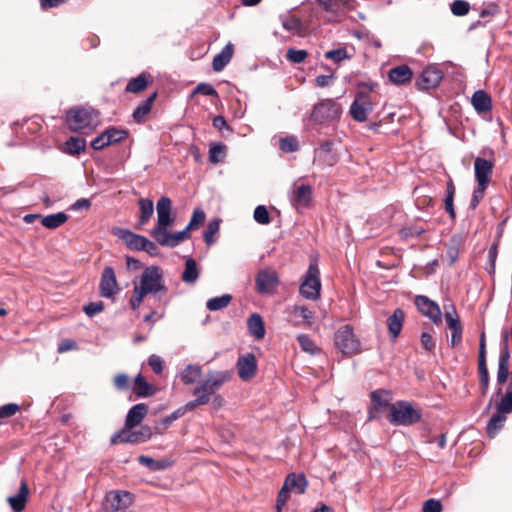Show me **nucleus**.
Here are the masks:
<instances>
[{
  "label": "nucleus",
  "mask_w": 512,
  "mask_h": 512,
  "mask_svg": "<svg viewBox=\"0 0 512 512\" xmlns=\"http://www.w3.org/2000/svg\"><path fill=\"white\" fill-rule=\"evenodd\" d=\"M165 294L163 272L158 266L147 267L140 276L139 284H135L129 304L132 310H137L148 294Z\"/></svg>",
  "instance_id": "f257e3e1"
},
{
  "label": "nucleus",
  "mask_w": 512,
  "mask_h": 512,
  "mask_svg": "<svg viewBox=\"0 0 512 512\" xmlns=\"http://www.w3.org/2000/svg\"><path fill=\"white\" fill-rule=\"evenodd\" d=\"M71 131L88 134L99 124V114L91 107H74L66 114Z\"/></svg>",
  "instance_id": "f03ea898"
},
{
  "label": "nucleus",
  "mask_w": 512,
  "mask_h": 512,
  "mask_svg": "<svg viewBox=\"0 0 512 512\" xmlns=\"http://www.w3.org/2000/svg\"><path fill=\"white\" fill-rule=\"evenodd\" d=\"M232 373L230 371H209L204 380H202L193 390L196 402L208 404L211 397L230 379Z\"/></svg>",
  "instance_id": "7ed1b4c3"
},
{
  "label": "nucleus",
  "mask_w": 512,
  "mask_h": 512,
  "mask_svg": "<svg viewBox=\"0 0 512 512\" xmlns=\"http://www.w3.org/2000/svg\"><path fill=\"white\" fill-rule=\"evenodd\" d=\"M421 409L409 401H397L390 406L388 421L395 426H411L421 420Z\"/></svg>",
  "instance_id": "20e7f679"
},
{
  "label": "nucleus",
  "mask_w": 512,
  "mask_h": 512,
  "mask_svg": "<svg viewBox=\"0 0 512 512\" xmlns=\"http://www.w3.org/2000/svg\"><path fill=\"white\" fill-rule=\"evenodd\" d=\"M342 114V107L333 99H324L316 103L311 111L310 120L315 124L330 125Z\"/></svg>",
  "instance_id": "39448f33"
},
{
  "label": "nucleus",
  "mask_w": 512,
  "mask_h": 512,
  "mask_svg": "<svg viewBox=\"0 0 512 512\" xmlns=\"http://www.w3.org/2000/svg\"><path fill=\"white\" fill-rule=\"evenodd\" d=\"M320 272L316 262H311L299 287V293L306 299L317 300L320 297Z\"/></svg>",
  "instance_id": "423d86ee"
},
{
  "label": "nucleus",
  "mask_w": 512,
  "mask_h": 512,
  "mask_svg": "<svg viewBox=\"0 0 512 512\" xmlns=\"http://www.w3.org/2000/svg\"><path fill=\"white\" fill-rule=\"evenodd\" d=\"M152 434L151 428L147 425H143L136 430L124 426L119 432L115 433L111 437L110 442L114 445L120 443H143L148 441L152 437Z\"/></svg>",
  "instance_id": "0eeeda50"
},
{
  "label": "nucleus",
  "mask_w": 512,
  "mask_h": 512,
  "mask_svg": "<svg viewBox=\"0 0 512 512\" xmlns=\"http://www.w3.org/2000/svg\"><path fill=\"white\" fill-rule=\"evenodd\" d=\"M157 224L151 231V236L155 237L165 230H168L174 222L175 218L172 216V201L167 196H162L156 204Z\"/></svg>",
  "instance_id": "6e6552de"
},
{
  "label": "nucleus",
  "mask_w": 512,
  "mask_h": 512,
  "mask_svg": "<svg viewBox=\"0 0 512 512\" xmlns=\"http://www.w3.org/2000/svg\"><path fill=\"white\" fill-rule=\"evenodd\" d=\"M334 340L335 345L343 354L352 355L360 351V342L350 325L340 327L335 333Z\"/></svg>",
  "instance_id": "1a4fd4ad"
},
{
  "label": "nucleus",
  "mask_w": 512,
  "mask_h": 512,
  "mask_svg": "<svg viewBox=\"0 0 512 512\" xmlns=\"http://www.w3.org/2000/svg\"><path fill=\"white\" fill-rule=\"evenodd\" d=\"M132 495L127 491H111L107 493L104 502L105 512L131 511Z\"/></svg>",
  "instance_id": "9d476101"
},
{
  "label": "nucleus",
  "mask_w": 512,
  "mask_h": 512,
  "mask_svg": "<svg viewBox=\"0 0 512 512\" xmlns=\"http://www.w3.org/2000/svg\"><path fill=\"white\" fill-rule=\"evenodd\" d=\"M279 283L277 272L270 268L260 270L255 278L256 290L260 294H274Z\"/></svg>",
  "instance_id": "9b49d317"
},
{
  "label": "nucleus",
  "mask_w": 512,
  "mask_h": 512,
  "mask_svg": "<svg viewBox=\"0 0 512 512\" xmlns=\"http://www.w3.org/2000/svg\"><path fill=\"white\" fill-rule=\"evenodd\" d=\"M372 110L373 104L369 94L359 92L350 106L349 113L355 121L364 122Z\"/></svg>",
  "instance_id": "f8f14e48"
},
{
  "label": "nucleus",
  "mask_w": 512,
  "mask_h": 512,
  "mask_svg": "<svg viewBox=\"0 0 512 512\" xmlns=\"http://www.w3.org/2000/svg\"><path fill=\"white\" fill-rule=\"evenodd\" d=\"M509 360H510V352L508 349V334L505 333L503 335V344L499 354L498 360V370H497V384L499 385L497 389V394H501L503 385L508 377H509Z\"/></svg>",
  "instance_id": "ddd939ff"
},
{
  "label": "nucleus",
  "mask_w": 512,
  "mask_h": 512,
  "mask_svg": "<svg viewBox=\"0 0 512 512\" xmlns=\"http://www.w3.org/2000/svg\"><path fill=\"white\" fill-rule=\"evenodd\" d=\"M120 291L114 269L110 266H106L103 269L100 283L99 293L104 298H114Z\"/></svg>",
  "instance_id": "4468645a"
},
{
  "label": "nucleus",
  "mask_w": 512,
  "mask_h": 512,
  "mask_svg": "<svg viewBox=\"0 0 512 512\" xmlns=\"http://www.w3.org/2000/svg\"><path fill=\"white\" fill-rule=\"evenodd\" d=\"M444 311L446 324L452 331L450 344L455 347L462 340V325L454 305H444Z\"/></svg>",
  "instance_id": "2eb2a0df"
},
{
  "label": "nucleus",
  "mask_w": 512,
  "mask_h": 512,
  "mask_svg": "<svg viewBox=\"0 0 512 512\" xmlns=\"http://www.w3.org/2000/svg\"><path fill=\"white\" fill-rule=\"evenodd\" d=\"M415 305L420 313L428 317L434 324L438 325L442 322V313L439 305L427 296H416Z\"/></svg>",
  "instance_id": "dca6fc26"
},
{
  "label": "nucleus",
  "mask_w": 512,
  "mask_h": 512,
  "mask_svg": "<svg viewBox=\"0 0 512 512\" xmlns=\"http://www.w3.org/2000/svg\"><path fill=\"white\" fill-rule=\"evenodd\" d=\"M443 74L436 67L425 68L416 80V85L420 90H429L435 88L442 80Z\"/></svg>",
  "instance_id": "f3484780"
},
{
  "label": "nucleus",
  "mask_w": 512,
  "mask_h": 512,
  "mask_svg": "<svg viewBox=\"0 0 512 512\" xmlns=\"http://www.w3.org/2000/svg\"><path fill=\"white\" fill-rule=\"evenodd\" d=\"M236 365L238 368V375L242 380L248 381L255 376L257 361L253 353H247L239 357Z\"/></svg>",
  "instance_id": "a211bd4d"
},
{
  "label": "nucleus",
  "mask_w": 512,
  "mask_h": 512,
  "mask_svg": "<svg viewBox=\"0 0 512 512\" xmlns=\"http://www.w3.org/2000/svg\"><path fill=\"white\" fill-rule=\"evenodd\" d=\"M494 161L477 157L474 161L476 182L490 184L493 174Z\"/></svg>",
  "instance_id": "6ab92c4d"
},
{
  "label": "nucleus",
  "mask_w": 512,
  "mask_h": 512,
  "mask_svg": "<svg viewBox=\"0 0 512 512\" xmlns=\"http://www.w3.org/2000/svg\"><path fill=\"white\" fill-rule=\"evenodd\" d=\"M189 231L190 230L187 229V227L184 230L175 233H169L168 230H165L162 233L155 235L153 238L158 244L173 248L189 238Z\"/></svg>",
  "instance_id": "aec40b11"
},
{
  "label": "nucleus",
  "mask_w": 512,
  "mask_h": 512,
  "mask_svg": "<svg viewBox=\"0 0 512 512\" xmlns=\"http://www.w3.org/2000/svg\"><path fill=\"white\" fill-rule=\"evenodd\" d=\"M114 235L122 240L131 250L140 251L146 239L145 236L135 234L128 229L116 228Z\"/></svg>",
  "instance_id": "412c9836"
},
{
  "label": "nucleus",
  "mask_w": 512,
  "mask_h": 512,
  "mask_svg": "<svg viewBox=\"0 0 512 512\" xmlns=\"http://www.w3.org/2000/svg\"><path fill=\"white\" fill-rule=\"evenodd\" d=\"M371 409L369 411V419L376 418V412L383 408L391 406L390 395L387 391H373L371 392Z\"/></svg>",
  "instance_id": "4be33fe9"
},
{
  "label": "nucleus",
  "mask_w": 512,
  "mask_h": 512,
  "mask_svg": "<svg viewBox=\"0 0 512 512\" xmlns=\"http://www.w3.org/2000/svg\"><path fill=\"white\" fill-rule=\"evenodd\" d=\"M28 496V485L26 481L22 480L18 492L13 496L8 497L7 502L14 512H21L26 506Z\"/></svg>",
  "instance_id": "5701e85b"
},
{
  "label": "nucleus",
  "mask_w": 512,
  "mask_h": 512,
  "mask_svg": "<svg viewBox=\"0 0 512 512\" xmlns=\"http://www.w3.org/2000/svg\"><path fill=\"white\" fill-rule=\"evenodd\" d=\"M148 413V405L139 403L130 408L126 415L125 425L127 428L138 426Z\"/></svg>",
  "instance_id": "b1692460"
},
{
  "label": "nucleus",
  "mask_w": 512,
  "mask_h": 512,
  "mask_svg": "<svg viewBox=\"0 0 512 512\" xmlns=\"http://www.w3.org/2000/svg\"><path fill=\"white\" fill-rule=\"evenodd\" d=\"M413 77L412 69L407 65H399L389 70L388 78L395 85L409 83Z\"/></svg>",
  "instance_id": "393cba45"
},
{
  "label": "nucleus",
  "mask_w": 512,
  "mask_h": 512,
  "mask_svg": "<svg viewBox=\"0 0 512 512\" xmlns=\"http://www.w3.org/2000/svg\"><path fill=\"white\" fill-rule=\"evenodd\" d=\"M405 314L401 308H397L387 319V327L392 340H395L401 333Z\"/></svg>",
  "instance_id": "a878e982"
},
{
  "label": "nucleus",
  "mask_w": 512,
  "mask_h": 512,
  "mask_svg": "<svg viewBox=\"0 0 512 512\" xmlns=\"http://www.w3.org/2000/svg\"><path fill=\"white\" fill-rule=\"evenodd\" d=\"M326 11L334 14L342 13L353 8L354 0H317Z\"/></svg>",
  "instance_id": "bb28decb"
},
{
  "label": "nucleus",
  "mask_w": 512,
  "mask_h": 512,
  "mask_svg": "<svg viewBox=\"0 0 512 512\" xmlns=\"http://www.w3.org/2000/svg\"><path fill=\"white\" fill-rule=\"evenodd\" d=\"M285 488L298 494H303L307 488L308 482L304 474H289L285 481Z\"/></svg>",
  "instance_id": "cd10ccee"
},
{
  "label": "nucleus",
  "mask_w": 512,
  "mask_h": 512,
  "mask_svg": "<svg viewBox=\"0 0 512 512\" xmlns=\"http://www.w3.org/2000/svg\"><path fill=\"white\" fill-rule=\"evenodd\" d=\"M474 109L479 113L488 112L492 109L491 97L483 90H477L471 99Z\"/></svg>",
  "instance_id": "c85d7f7f"
},
{
  "label": "nucleus",
  "mask_w": 512,
  "mask_h": 512,
  "mask_svg": "<svg viewBox=\"0 0 512 512\" xmlns=\"http://www.w3.org/2000/svg\"><path fill=\"white\" fill-rule=\"evenodd\" d=\"M157 92L152 93L147 99L139 103L133 111V118L137 123H142L145 117L150 113L153 103L156 100Z\"/></svg>",
  "instance_id": "c756f323"
},
{
  "label": "nucleus",
  "mask_w": 512,
  "mask_h": 512,
  "mask_svg": "<svg viewBox=\"0 0 512 512\" xmlns=\"http://www.w3.org/2000/svg\"><path fill=\"white\" fill-rule=\"evenodd\" d=\"M202 376V368L196 364L187 365L180 373V379L184 385L196 383Z\"/></svg>",
  "instance_id": "7c9ffc66"
},
{
  "label": "nucleus",
  "mask_w": 512,
  "mask_h": 512,
  "mask_svg": "<svg viewBox=\"0 0 512 512\" xmlns=\"http://www.w3.org/2000/svg\"><path fill=\"white\" fill-rule=\"evenodd\" d=\"M289 313L294 318H301V321H297L296 324H303L306 327L312 326L314 313L306 306L294 305L289 309Z\"/></svg>",
  "instance_id": "2f4dec72"
},
{
  "label": "nucleus",
  "mask_w": 512,
  "mask_h": 512,
  "mask_svg": "<svg viewBox=\"0 0 512 512\" xmlns=\"http://www.w3.org/2000/svg\"><path fill=\"white\" fill-rule=\"evenodd\" d=\"M233 55V45L227 44L220 53L214 56L212 67L214 71H221L230 62Z\"/></svg>",
  "instance_id": "473e14b6"
},
{
  "label": "nucleus",
  "mask_w": 512,
  "mask_h": 512,
  "mask_svg": "<svg viewBox=\"0 0 512 512\" xmlns=\"http://www.w3.org/2000/svg\"><path fill=\"white\" fill-rule=\"evenodd\" d=\"M247 326L251 335L256 339H262L265 336V326L262 317L259 314H252L247 321Z\"/></svg>",
  "instance_id": "72a5a7b5"
},
{
  "label": "nucleus",
  "mask_w": 512,
  "mask_h": 512,
  "mask_svg": "<svg viewBox=\"0 0 512 512\" xmlns=\"http://www.w3.org/2000/svg\"><path fill=\"white\" fill-rule=\"evenodd\" d=\"M133 392L137 397L143 398L152 396L154 394V389L141 374H138L134 378Z\"/></svg>",
  "instance_id": "f704fd0d"
},
{
  "label": "nucleus",
  "mask_w": 512,
  "mask_h": 512,
  "mask_svg": "<svg viewBox=\"0 0 512 512\" xmlns=\"http://www.w3.org/2000/svg\"><path fill=\"white\" fill-rule=\"evenodd\" d=\"M151 76L145 72L139 76L132 78L126 85L125 90L130 93H139L144 91L149 83Z\"/></svg>",
  "instance_id": "c9c22d12"
},
{
  "label": "nucleus",
  "mask_w": 512,
  "mask_h": 512,
  "mask_svg": "<svg viewBox=\"0 0 512 512\" xmlns=\"http://www.w3.org/2000/svg\"><path fill=\"white\" fill-rule=\"evenodd\" d=\"M312 197V189L309 185H301L294 191L292 201L296 206H307Z\"/></svg>",
  "instance_id": "e433bc0d"
},
{
  "label": "nucleus",
  "mask_w": 512,
  "mask_h": 512,
  "mask_svg": "<svg viewBox=\"0 0 512 512\" xmlns=\"http://www.w3.org/2000/svg\"><path fill=\"white\" fill-rule=\"evenodd\" d=\"M199 277V270L196 261L188 258L185 262V269L182 273V281L187 284H194Z\"/></svg>",
  "instance_id": "4c0bfd02"
},
{
  "label": "nucleus",
  "mask_w": 512,
  "mask_h": 512,
  "mask_svg": "<svg viewBox=\"0 0 512 512\" xmlns=\"http://www.w3.org/2000/svg\"><path fill=\"white\" fill-rule=\"evenodd\" d=\"M139 208H140V216H139V225H145L153 216L154 213V204L153 201L147 198H142L139 200Z\"/></svg>",
  "instance_id": "58836bf2"
},
{
  "label": "nucleus",
  "mask_w": 512,
  "mask_h": 512,
  "mask_svg": "<svg viewBox=\"0 0 512 512\" xmlns=\"http://www.w3.org/2000/svg\"><path fill=\"white\" fill-rule=\"evenodd\" d=\"M506 422V414L497 412L490 418L488 424H487V433L488 435L493 438L497 434V432L503 428L504 424Z\"/></svg>",
  "instance_id": "ea45409f"
},
{
  "label": "nucleus",
  "mask_w": 512,
  "mask_h": 512,
  "mask_svg": "<svg viewBox=\"0 0 512 512\" xmlns=\"http://www.w3.org/2000/svg\"><path fill=\"white\" fill-rule=\"evenodd\" d=\"M68 220V216L64 212H58L56 214H50L42 217L41 223L48 229H56L63 225Z\"/></svg>",
  "instance_id": "a19ab883"
},
{
  "label": "nucleus",
  "mask_w": 512,
  "mask_h": 512,
  "mask_svg": "<svg viewBox=\"0 0 512 512\" xmlns=\"http://www.w3.org/2000/svg\"><path fill=\"white\" fill-rule=\"evenodd\" d=\"M65 150L71 155H79L85 151L86 140L80 137H70L65 142Z\"/></svg>",
  "instance_id": "79ce46f5"
},
{
  "label": "nucleus",
  "mask_w": 512,
  "mask_h": 512,
  "mask_svg": "<svg viewBox=\"0 0 512 512\" xmlns=\"http://www.w3.org/2000/svg\"><path fill=\"white\" fill-rule=\"evenodd\" d=\"M231 300L232 296L230 294H223L219 297L209 299L206 303V307L210 311H218L227 307Z\"/></svg>",
  "instance_id": "37998d69"
},
{
  "label": "nucleus",
  "mask_w": 512,
  "mask_h": 512,
  "mask_svg": "<svg viewBox=\"0 0 512 512\" xmlns=\"http://www.w3.org/2000/svg\"><path fill=\"white\" fill-rule=\"evenodd\" d=\"M226 156V145L220 142L212 143L209 148V161L212 163L221 162Z\"/></svg>",
  "instance_id": "c03bdc74"
},
{
  "label": "nucleus",
  "mask_w": 512,
  "mask_h": 512,
  "mask_svg": "<svg viewBox=\"0 0 512 512\" xmlns=\"http://www.w3.org/2000/svg\"><path fill=\"white\" fill-rule=\"evenodd\" d=\"M478 372L482 395H486L489 388V373L486 360H478Z\"/></svg>",
  "instance_id": "a18cd8bd"
},
{
  "label": "nucleus",
  "mask_w": 512,
  "mask_h": 512,
  "mask_svg": "<svg viewBox=\"0 0 512 512\" xmlns=\"http://www.w3.org/2000/svg\"><path fill=\"white\" fill-rule=\"evenodd\" d=\"M488 186V183L477 182V186L473 191L472 199L469 205L472 210H475L481 200L484 198Z\"/></svg>",
  "instance_id": "49530a36"
},
{
  "label": "nucleus",
  "mask_w": 512,
  "mask_h": 512,
  "mask_svg": "<svg viewBox=\"0 0 512 512\" xmlns=\"http://www.w3.org/2000/svg\"><path fill=\"white\" fill-rule=\"evenodd\" d=\"M297 340L303 351L311 355L316 354V352L318 351L316 344L308 335L300 334L297 336Z\"/></svg>",
  "instance_id": "de8ad7c7"
},
{
  "label": "nucleus",
  "mask_w": 512,
  "mask_h": 512,
  "mask_svg": "<svg viewBox=\"0 0 512 512\" xmlns=\"http://www.w3.org/2000/svg\"><path fill=\"white\" fill-rule=\"evenodd\" d=\"M497 410L504 414L512 412V390H507L506 393L501 397L497 403Z\"/></svg>",
  "instance_id": "09e8293b"
},
{
  "label": "nucleus",
  "mask_w": 512,
  "mask_h": 512,
  "mask_svg": "<svg viewBox=\"0 0 512 512\" xmlns=\"http://www.w3.org/2000/svg\"><path fill=\"white\" fill-rule=\"evenodd\" d=\"M279 147L283 152H295L299 149V143L295 136H288L280 139Z\"/></svg>",
  "instance_id": "8fccbe9b"
},
{
  "label": "nucleus",
  "mask_w": 512,
  "mask_h": 512,
  "mask_svg": "<svg viewBox=\"0 0 512 512\" xmlns=\"http://www.w3.org/2000/svg\"><path fill=\"white\" fill-rule=\"evenodd\" d=\"M220 221L218 219L210 220L207 229L204 232V241L207 245L214 242L213 236L219 231Z\"/></svg>",
  "instance_id": "3c124183"
},
{
  "label": "nucleus",
  "mask_w": 512,
  "mask_h": 512,
  "mask_svg": "<svg viewBox=\"0 0 512 512\" xmlns=\"http://www.w3.org/2000/svg\"><path fill=\"white\" fill-rule=\"evenodd\" d=\"M105 136L108 140H110V145L114 143H118L121 140L125 139L127 136V131L117 129L115 127L108 128L104 131Z\"/></svg>",
  "instance_id": "603ef678"
},
{
  "label": "nucleus",
  "mask_w": 512,
  "mask_h": 512,
  "mask_svg": "<svg viewBox=\"0 0 512 512\" xmlns=\"http://www.w3.org/2000/svg\"><path fill=\"white\" fill-rule=\"evenodd\" d=\"M138 462L153 471H158L166 468V465L163 461H157L145 455L139 456Z\"/></svg>",
  "instance_id": "864d4df0"
},
{
  "label": "nucleus",
  "mask_w": 512,
  "mask_h": 512,
  "mask_svg": "<svg viewBox=\"0 0 512 512\" xmlns=\"http://www.w3.org/2000/svg\"><path fill=\"white\" fill-rule=\"evenodd\" d=\"M424 231L425 229L423 227L407 226L400 229L399 236L403 240H409L410 238L421 235Z\"/></svg>",
  "instance_id": "5fc2aeb1"
},
{
  "label": "nucleus",
  "mask_w": 512,
  "mask_h": 512,
  "mask_svg": "<svg viewBox=\"0 0 512 512\" xmlns=\"http://www.w3.org/2000/svg\"><path fill=\"white\" fill-rule=\"evenodd\" d=\"M253 217L257 223L262 225H267L271 222L269 212L264 205H259L255 208Z\"/></svg>",
  "instance_id": "6e6d98bb"
},
{
  "label": "nucleus",
  "mask_w": 512,
  "mask_h": 512,
  "mask_svg": "<svg viewBox=\"0 0 512 512\" xmlns=\"http://www.w3.org/2000/svg\"><path fill=\"white\" fill-rule=\"evenodd\" d=\"M205 217H206L205 212L202 209H200V208L195 209L193 211L192 217H191L188 225L186 226L187 229L193 230V229L198 228L201 224L204 223Z\"/></svg>",
  "instance_id": "4d7b16f0"
},
{
  "label": "nucleus",
  "mask_w": 512,
  "mask_h": 512,
  "mask_svg": "<svg viewBox=\"0 0 512 512\" xmlns=\"http://www.w3.org/2000/svg\"><path fill=\"white\" fill-rule=\"evenodd\" d=\"M470 5L464 0H455L451 3V12L455 16H464L469 12Z\"/></svg>",
  "instance_id": "13d9d810"
},
{
  "label": "nucleus",
  "mask_w": 512,
  "mask_h": 512,
  "mask_svg": "<svg viewBox=\"0 0 512 512\" xmlns=\"http://www.w3.org/2000/svg\"><path fill=\"white\" fill-rule=\"evenodd\" d=\"M308 56V53L306 50H297L294 48L288 49L286 53V58L292 63H302L306 57Z\"/></svg>",
  "instance_id": "bf43d9fd"
},
{
  "label": "nucleus",
  "mask_w": 512,
  "mask_h": 512,
  "mask_svg": "<svg viewBox=\"0 0 512 512\" xmlns=\"http://www.w3.org/2000/svg\"><path fill=\"white\" fill-rule=\"evenodd\" d=\"M282 26L289 32H299L302 26L300 19L296 17H285Z\"/></svg>",
  "instance_id": "052dcab7"
},
{
  "label": "nucleus",
  "mask_w": 512,
  "mask_h": 512,
  "mask_svg": "<svg viewBox=\"0 0 512 512\" xmlns=\"http://www.w3.org/2000/svg\"><path fill=\"white\" fill-rule=\"evenodd\" d=\"M325 57L327 59H331L333 60L334 62H341L345 59H348L349 58V55L347 53V50L345 48H339V49H334V50H330V51H327L325 53Z\"/></svg>",
  "instance_id": "680f3d73"
},
{
  "label": "nucleus",
  "mask_w": 512,
  "mask_h": 512,
  "mask_svg": "<svg viewBox=\"0 0 512 512\" xmlns=\"http://www.w3.org/2000/svg\"><path fill=\"white\" fill-rule=\"evenodd\" d=\"M186 413V408H179L170 415L163 418L160 422L163 429H167L175 420L182 417Z\"/></svg>",
  "instance_id": "e2e57ef3"
},
{
  "label": "nucleus",
  "mask_w": 512,
  "mask_h": 512,
  "mask_svg": "<svg viewBox=\"0 0 512 512\" xmlns=\"http://www.w3.org/2000/svg\"><path fill=\"white\" fill-rule=\"evenodd\" d=\"M19 410H20L19 405L15 404V403H8L5 405H2V406H0V419L12 417Z\"/></svg>",
  "instance_id": "0e129e2a"
},
{
  "label": "nucleus",
  "mask_w": 512,
  "mask_h": 512,
  "mask_svg": "<svg viewBox=\"0 0 512 512\" xmlns=\"http://www.w3.org/2000/svg\"><path fill=\"white\" fill-rule=\"evenodd\" d=\"M198 93H201L206 96L218 97V93L215 90V88L208 83L198 84L192 94L194 95Z\"/></svg>",
  "instance_id": "69168bd1"
},
{
  "label": "nucleus",
  "mask_w": 512,
  "mask_h": 512,
  "mask_svg": "<svg viewBox=\"0 0 512 512\" xmlns=\"http://www.w3.org/2000/svg\"><path fill=\"white\" fill-rule=\"evenodd\" d=\"M104 309V303L102 301L91 302L84 306L83 310L87 316L93 317L96 314L102 312Z\"/></svg>",
  "instance_id": "338daca9"
},
{
  "label": "nucleus",
  "mask_w": 512,
  "mask_h": 512,
  "mask_svg": "<svg viewBox=\"0 0 512 512\" xmlns=\"http://www.w3.org/2000/svg\"><path fill=\"white\" fill-rule=\"evenodd\" d=\"M443 506L439 500L428 499L424 502L422 512H442Z\"/></svg>",
  "instance_id": "774afa93"
}]
</instances>
